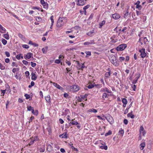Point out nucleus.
Instances as JSON below:
<instances>
[{"mask_svg":"<svg viewBox=\"0 0 153 153\" xmlns=\"http://www.w3.org/2000/svg\"><path fill=\"white\" fill-rule=\"evenodd\" d=\"M100 92H101L104 93L106 92L108 94H111L112 93L111 91L109 90L107 87H105L101 88L100 90Z\"/></svg>","mask_w":153,"mask_h":153,"instance_id":"9d476101","label":"nucleus"},{"mask_svg":"<svg viewBox=\"0 0 153 153\" xmlns=\"http://www.w3.org/2000/svg\"><path fill=\"white\" fill-rule=\"evenodd\" d=\"M109 96V95L107 93L104 92L102 94V98L103 99L105 100V98H108V97Z\"/></svg>","mask_w":153,"mask_h":153,"instance_id":"412c9836","label":"nucleus"},{"mask_svg":"<svg viewBox=\"0 0 153 153\" xmlns=\"http://www.w3.org/2000/svg\"><path fill=\"white\" fill-rule=\"evenodd\" d=\"M119 59L120 61L122 62L125 60V58L124 57L121 56L119 57Z\"/></svg>","mask_w":153,"mask_h":153,"instance_id":"49530a36","label":"nucleus"},{"mask_svg":"<svg viewBox=\"0 0 153 153\" xmlns=\"http://www.w3.org/2000/svg\"><path fill=\"white\" fill-rule=\"evenodd\" d=\"M118 133L119 135L122 137L123 136L124 134V131L123 129H121L119 131Z\"/></svg>","mask_w":153,"mask_h":153,"instance_id":"393cba45","label":"nucleus"},{"mask_svg":"<svg viewBox=\"0 0 153 153\" xmlns=\"http://www.w3.org/2000/svg\"><path fill=\"white\" fill-rule=\"evenodd\" d=\"M21 55H22V54H19L17 55L16 56V58L18 60L20 59Z\"/></svg>","mask_w":153,"mask_h":153,"instance_id":"864d4df0","label":"nucleus"},{"mask_svg":"<svg viewBox=\"0 0 153 153\" xmlns=\"http://www.w3.org/2000/svg\"><path fill=\"white\" fill-rule=\"evenodd\" d=\"M109 60L113 64L116 66L118 64L117 62L116 59L114 56H112L109 58Z\"/></svg>","mask_w":153,"mask_h":153,"instance_id":"39448f33","label":"nucleus"},{"mask_svg":"<svg viewBox=\"0 0 153 153\" xmlns=\"http://www.w3.org/2000/svg\"><path fill=\"white\" fill-rule=\"evenodd\" d=\"M22 47L23 48L25 49H27L29 48V46L27 45H23Z\"/></svg>","mask_w":153,"mask_h":153,"instance_id":"de8ad7c7","label":"nucleus"},{"mask_svg":"<svg viewBox=\"0 0 153 153\" xmlns=\"http://www.w3.org/2000/svg\"><path fill=\"white\" fill-rule=\"evenodd\" d=\"M127 46L126 44H122L118 46L116 48V49L117 51H122L124 50L127 47Z\"/></svg>","mask_w":153,"mask_h":153,"instance_id":"f03ea898","label":"nucleus"},{"mask_svg":"<svg viewBox=\"0 0 153 153\" xmlns=\"http://www.w3.org/2000/svg\"><path fill=\"white\" fill-rule=\"evenodd\" d=\"M42 5L43 8L45 9H48V4L46 2L44 3V4Z\"/></svg>","mask_w":153,"mask_h":153,"instance_id":"bb28decb","label":"nucleus"},{"mask_svg":"<svg viewBox=\"0 0 153 153\" xmlns=\"http://www.w3.org/2000/svg\"><path fill=\"white\" fill-rule=\"evenodd\" d=\"M1 42L4 45H5L7 43V41L3 38H2Z\"/></svg>","mask_w":153,"mask_h":153,"instance_id":"c9c22d12","label":"nucleus"},{"mask_svg":"<svg viewBox=\"0 0 153 153\" xmlns=\"http://www.w3.org/2000/svg\"><path fill=\"white\" fill-rule=\"evenodd\" d=\"M122 102L123 104H127V99L125 98H123L122 99Z\"/></svg>","mask_w":153,"mask_h":153,"instance_id":"f704fd0d","label":"nucleus"},{"mask_svg":"<svg viewBox=\"0 0 153 153\" xmlns=\"http://www.w3.org/2000/svg\"><path fill=\"white\" fill-rule=\"evenodd\" d=\"M67 21V19L66 17H59L56 24L57 27H60L63 26Z\"/></svg>","mask_w":153,"mask_h":153,"instance_id":"f257e3e1","label":"nucleus"},{"mask_svg":"<svg viewBox=\"0 0 153 153\" xmlns=\"http://www.w3.org/2000/svg\"><path fill=\"white\" fill-rule=\"evenodd\" d=\"M95 86L97 88H100L102 87V86L101 84H95Z\"/></svg>","mask_w":153,"mask_h":153,"instance_id":"4c0bfd02","label":"nucleus"},{"mask_svg":"<svg viewBox=\"0 0 153 153\" xmlns=\"http://www.w3.org/2000/svg\"><path fill=\"white\" fill-rule=\"evenodd\" d=\"M34 119V117L32 116H31V117H30L29 119V123H30L32 121V120H33Z\"/></svg>","mask_w":153,"mask_h":153,"instance_id":"e2e57ef3","label":"nucleus"},{"mask_svg":"<svg viewBox=\"0 0 153 153\" xmlns=\"http://www.w3.org/2000/svg\"><path fill=\"white\" fill-rule=\"evenodd\" d=\"M88 94H85L84 95H80V97L81 98H82L83 100H84L85 99H86L85 100H87L86 98L88 96Z\"/></svg>","mask_w":153,"mask_h":153,"instance_id":"a878e982","label":"nucleus"},{"mask_svg":"<svg viewBox=\"0 0 153 153\" xmlns=\"http://www.w3.org/2000/svg\"><path fill=\"white\" fill-rule=\"evenodd\" d=\"M148 41V39L146 37L143 38V42L144 44H146V43Z\"/></svg>","mask_w":153,"mask_h":153,"instance_id":"6e6d98bb","label":"nucleus"},{"mask_svg":"<svg viewBox=\"0 0 153 153\" xmlns=\"http://www.w3.org/2000/svg\"><path fill=\"white\" fill-rule=\"evenodd\" d=\"M48 50V47H45V48H43L42 49V51L43 52V53H46L47 51Z\"/></svg>","mask_w":153,"mask_h":153,"instance_id":"2f4dec72","label":"nucleus"},{"mask_svg":"<svg viewBox=\"0 0 153 153\" xmlns=\"http://www.w3.org/2000/svg\"><path fill=\"white\" fill-rule=\"evenodd\" d=\"M111 75L110 71L108 72H107L105 73V78L104 79L105 80L108 78H109V76Z\"/></svg>","mask_w":153,"mask_h":153,"instance_id":"f3484780","label":"nucleus"},{"mask_svg":"<svg viewBox=\"0 0 153 153\" xmlns=\"http://www.w3.org/2000/svg\"><path fill=\"white\" fill-rule=\"evenodd\" d=\"M95 44V42H94V40H91L90 42H85L83 44L84 45H92L94 44Z\"/></svg>","mask_w":153,"mask_h":153,"instance_id":"2eb2a0df","label":"nucleus"},{"mask_svg":"<svg viewBox=\"0 0 153 153\" xmlns=\"http://www.w3.org/2000/svg\"><path fill=\"white\" fill-rule=\"evenodd\" d=\"M90 5L88 4L87 5L84 6L83 7V10L85 11V15L86 14V10L87 9H88V8H89L90 7Z\"/></svg>","mask_w":153,"mask_h":153,"instance_id":"b1692460","label":"nucleus"},{"mask_svg":"<svg viewBox=\"0 0 153 153\" xmlns=\"http://www.w3.org/2000/svg\"><path fill=\"white\" fill-rule=\"evenodd\" d=\"M53 85L56 88H57L59 90H63V88L62 87L60 86L59 84L55 82H52Z\"/></svg>","mask_w":153,"mask_h":153,"instance_id":"ddd939ff","label":"nucleus"},{"mask_svg":"<svg viewBox=\"0 0 153 153\" xmlns=\"http://www.w3.org/2000/svg\"><path fill=\"white\" fill-rule=\"evenodd\" d=\"M5 54L7 57H9L10 56V54L8 52L6 51L5 52Z\"/></svg>","mask_w":153,"mask_h":153,"instance_id":"680f3d73","label":"nucleus"},{"mask_svg":"<svg viewBox=\"0 0 153 153\" xmlns=\"http://www.w3.org/2000/svg\"><path fill=\"white\" fill-rule=\"evenodd\" d=\"M36 20L38 22H40L42 21V19L40 17H37L36 18Z\"/></svg>","mask_w":153,"mask_h":153,"instance_id":"79ce46f5","label":"nucleus"},{"mask_svg":"<svg viewBox=\"0 0 153 153\" xmlns=\"http://www.w3.org/2000/svg\"><path fill=\"white\" fill-rule=\"evenodd\" d=\"M24 57L25 59H29L32 57L33 58V54L30 52L28 53L26 55H24Z\"/></svg>","mask_w":153,"mask_h":153,"instance_id":"9b49d317","label":"nucleus"},{"mask_svg":"<svg viewBox=\"0 0 153 153\" xmlns=\"http://www.w3.org/2000/svg\"><path fill=\"white\" fill-rule=\"evenodd\" d=\"M25 97L26 99L27 100L29 99L30 97V95L27 94H25Z\"/></svg>","mask_w":153,"mask_h":153,"instance_id":"3c124183","label":"nucleus"},{"mask_svg":"<svg viewBox=\"0 0 153 153\" xmlns=\"http://www.w3.org/2000/svg\"><path fill=\"white\" fill-rule=\"evenodd\" d=\"M128 121L127 119H125L124 120L123 123L125 124V125L127 124L128 123Z\"/></svg>","mask_w":153,"mask_h":153,"instance_id":"774afa93","label":"nucleus"},{"mask_svg":"<svg viewBox=\"0 0 153 153\" xmlns=\"http://www.w3.org/2000/svg\"><path fill=\"white\" fill-rule=\"evenodd\" d=\"M95 86V84H90L88 86V88L89 89H91Z\"/></svg>","mask_w":153,"mask_h":153,"instance_id":"58836bf2","label":"nucleus"},{"mask_svg":"<svg viewBox=\"0 0 153 153\" xmlns=\"http://www.w3.org/2000/svg\"><path fill=\"white\" fill-rule=\"evenodd\" d=\"M127 117H130L131 119H133L134 118V115L132 114V111H131L130 112L128 113L127 115Z\"/></svg>","mask_w":153,"mask_h":153,"instance_id":"a211bd4d","label":"nucleus"},{"mask_svg":"<svg viewBox=\"0 0 153 153\" xmlns=\"http://www.w3.org/2000/svg\"><path fill=\"white\" fill-rule=\"evenodd\" d=\"M72 121L70 122L69 124V126H68L67 127H69V126H70L71 125H77L78 124V123L76 121H74L73 120H72Z\"/></svg>","mask_w":153,"mask_h":153,"instance_id":"4468645a","label":"nucleus"},{"mask_svg":"<svg viewBox=\"0 0 153 153\" xmlns=\"http://www.w3.org/2000/svg\"><path fill=\"white\" fill-rule=\"evenodd\" d=\"M76 4L79 6H83L86 3L87 0H76Z\"/></svg>","mask_w":153,"mask_h":153,"instance_id":"6e6552de","label":"nucleus"},{"mask_svg":"<svg viewBox=\"0 0 153 153\" xmlns=\"http://www.w3.org/2000/svg\"><path fill=\"white\" fill-rule=\"evenodd\" d=\"M139 131L140 132V135L139 137L140 138L139 140H140L141 138V135H142L143 136H144L146 134V131L144 130L143 127L142 126H141L140 127Z\"/></svg>","mask_w":153,"mask_h":153,"instance_id":"423d86ee","label":"nucleus"},{"mask_svg":"<svg viewBox=\"0 0 153 153\" xmlns=\"http://www.w3.org/2000/svg\"><path fill=\"white\" fill-rule=\"evenodd\" d=\"M60 62L61 61L59 59H56L55 61V63L56 64H59L60 63Z\"/></svg>","mask_w":153,"mask_h":153,"instance_id":"69168bd1","label":"nucleus"},{"mask_svg":"<svg viewBox=\"0 0 153 153\" xmlns=\"http://www.w3.org/2000/svg\"><path fill=\"white\" fill-rule=\"evenodd\" d=\"M35 73H33V72H32L31 73V79L33 80H35L37 79V76L35 74Z\"/></svg>","mask_w":153,"mask_h":153,"instance_id":"dca6fc26","label":"nucleus"},{"mask_svg":"<svg viewBox=\"0 0 153 153\" xmlns=\"http://www.w3.org/2000/svg\"><path fill=\"white\" fill-rule=\"evenodd\" d=\"M22 63L23 64H24V65H27L28 63V62L27 61L25 60H23L22 61Z\"/></svg>","mask_w":153,"mask_h":153,"instance_id":"052dcab7","label":"nucleus"},{"mask_svg":"<svg viewBox=\"0 0 153 153\" xmlns=\"http://www.w3.org/2000/svg\"><path fill=\"white\" fill-rule=\"evenodd\" d=\"M105 23V21L103 20L99 24V28H101L102 27V26L104 25Z\"/></svg>","mask_w":153,"mask_h":153,"instance_id":"aec40b11","label":"nucleus"},{"mask_svg":"<svg viewBox=\"0 0 153 153\" xmlns=\"http://www.w3.org/2000/svg\"><path fill=\"white\" fill-rule=\"evenodd\" d=\"M82 66L80 68V70H83L85 68H87V67H85L84 65V63H81Z\"/></svg>","mask_w":153,"mask_h":153,"instance_id":"8fccbe9b","label":"nucleus"},{"mask_svg":"<svg viewBox=\"0 0 153 153\" xmlns=\"http://www.w3.org/2000/svg\"><path fill=\"white\" fill-rule=\"evenodd\" d=\"M76 62L77 65V68L78 69L80 70V68L82 66L81 63H79V62L78 61H77Z\"/></svg>","mask_w":153,"mask_h":153,"instance_id":"cd10ccee","label":"nucleus"},{"mask_svg":"<svg viewBox=\"0 0 153 153\" xmlns=\"http://www.w3.org/2000/svg\"><path fill=\"white\" fill-rule=\"evenodd\" d=\"M2 36L6 39H10V37L7 32L6 34H3Z\"/></svg>","mask_w":153,"mask_h":153,"instance_id":"5701e85b","label":"nucleus"},{"mask_svg":"<svg viewBox=\"0 0 153 153\" xmlns=\"http://www.w3.org/2000/svg\"><path fill=\"white\" fill-rule=\"evenodd\" d=\"M138 51L140 53V56L142 58L145 57L147 54L145 52V49L144 48L139 49Z\"/></svg>","mask_w":153,"mask_h":153,"instance_id":"7ed1b4c3","label":"nucleus"},{"mask_svg":"<svg viewBox=\"0 0 153 153\" xmlns=\"http://www.w3.org/2000/svg\"><path fill=\"white\" fill-rule=\"evenodd\" d=\"M140 75L139 73H136L135 74L134 76L135 78L132 81V83L133 84H135L137 82L138 79L140 77Z\"/></svg>","mask_w":153,"mask_h":153,"instance_id":"1a4fd4ad","label":"nucleus"},{"mask_svg":"<svg viewBox=\"0 0 153 153\" xmlns=\"http://www.w3.org/2000/svg\"><path fill=\"white\" fill-rule=\"evenodd\" d=\"M34 141H37L39 140V138L37 136H35L33 139Z\"/></svg>","mask_w":153,"mask_h":153,"instance_id":"a18cd8bd","label":"nucleus"},{"mask_svg":"<svg viewBox=\"0 0 153 153\" xmlns=\"http://www.w3.org/2000/svg\"><path fill=\"white\" fill-rule=\"evenodd\" d=\"M45 99L47 102L49 103L51 102V97L49 95L45 97Z\"/></svg>","mask_w":153,"mask_h":153,"instance_id":"6ab92c4d","label":"nucleus"},{"mask_svg":"<svg viewBox=\"0 0 153 153\" xmlns=\"http://www.w3.org/2000/svg\"><path fill=\"white\" fill-rule=\"evenodd\" d=\"M94 33V30H92L90 31V32H88L87 33V35L88 36H91V35Z\"/></svg>","mask_w":153,"mask_h":153,"instance_id":"37998d69","label":"nucleus"},{"mask_svg":"<svg viewBox=\"0 0 153 153\" xmlns=\"http://www.w3.org/2000/svg\"><path fill=\"white\" fill-rule=\"evenodd\" d=\"M6 29L2 27L0 29V32L1 33H4L6 32Z\"/></svg>","mask_w":153,"mask_h":153,"instance_id":"c85d7f7f","label":"nucleus"},{"mask_svg":"<svg viewBox=\"0 0 153 153\" xmlns=\"http://www.w3.org/2000/svg\"><path fill=\"white\" fill-rule=\"evenodd\" d=\"M131 105H132V104H131V103L129 105L128 107L127 108H126V109L125 110V111H124V114H126L128 112V109L130 108V107H131Z\"/></svg>","mask_w":153,"mask_h":153,"instance_id":"c756f323","label":"nucleus"},{"mask_svg":"<svg viewBox=\"0 0 153 153\" xmlns=\"http://www.w3.org/2000/svg\"><path fill=\"white\" fill-rule=\"evenodd\" d=\"M100 148L102 149H105V150H107L108 149V147L106 145L101 146Z\"/></svg>","mask_w":153,"mask_h":153,"instance_id":"7c9ffc66","label":"nucleus"},{"mask_svg":"<svg viewBox=\"0 0 153 153\" xmlns=\"http://www.w3.org/2000/svg\"><path fill=\"white\" fill-rule=\"evenodd\" d=\"M32 113L34 115L37 116L38 114V111L37 110H36L35 111L34 110L32 111Z\"/></svg>","mask_w":153,"mask_h":153,"instance_id":"473e14b6","label":"nucleus"},{"mask_svg":"<svg viewBox=\"0 0 153 153\" xmlns=\"http://www.w3.org/2000/svg\"><path fill=\"white\" fill-rule=\"evenodd\" d=\"M145 144L144 142H143L140 144V149L141 150H143L145 146Z\"/></svg>","mask_w":153,"mask_h":153,"instance_id":"4be33fe9","label":"nucleus"},{"mask_svg":"<svg viewBox=\"0 0 153 153\" xmlns=\"http://www.w3.org/2000/svg\"><path fill=\"white\" fill-rule=\"evenodd\" d=\"M63 134V135L62 137V138H67V134L66 133H65L64 134Z\"/></svg>","mask_w":153,"mask_h":153,"instance_id":"0e129e2a","label":"nucleus"},{"mask_svg":"<svg viewBox=\"0 0 153 153\" xmlns=\"http://www.w3.org/2000/svg\"><path fill=\"white\" fill-rule=\"evenodd\" d=\"M112 17L114 19H118L120 17V16L119 14L115 13L112 14Z\"/></svg>","mask_w":153,"mask_h":153,"instance_id":"f8f14e48","label":"nucleus"},{"mask_svg":"<svg viewBox=\"0 0 153 153\" xmlns=\"http://www.w3.org/2000/svg\"><path fill=\"white\" fill-rule=\"evenodd\" d=\"M105 119L109 122L110 124L112 125L114 123V120L112 117L109 114L106 117H104Z\"/></svg>","mask_w":153,"mask_h":153,"instance_id":"20e7f679","label":"nucleus"},{"mask_svg":"<svg viewBox=\"0 0 153 153\" xmlns=\"http://www.w3.org/2000/svg\"><path fill=\"white\" fill-rule=\"evenodd\" d=\"M131 87L133 89V91H135L136 88V85H131Z\"/></svg>","mask_w":153,"mask_h":153,"instance_id":"4d7b16f0","label":"nucleus"},{"mask_svg":"<svg viewBox=\"0 0 153 153\" xmlns=\"http://www.w3.org/2000/svg\"><path fill=\"white\" fill-rule=\"evenodd\" d=\"M70 88L71 91L74 92L77 91L79 89V87L78 85H76L71 86L70 87Z\"/></svg>","mask_w":153,"mask_h":153,"instance_id":"0eeeda50","label":"nucleus"},{"mask_svg":"<svg viewBox=\"0 0 153 153\" xmlns=\"http://www.w3.org/2000/svg\"><path fill=\"white\" fill-rule=\"evenodd\" d=\"M0 68L1 70H4L5 69V67L3 65H2L0 63Z\"/></svg>","mask_w":153,"mask_h":153,"instance_id":"c03bdc74","label":"nucleus"},{"mask_svg":"<svg viewBox=\"0 0 153 153\" xmlns=\"http://www.w3.org/2000/svg\"><path fill=\"white\" fill-rule=\"evenodd\" d=\"M34 141L32 139V140H31V141L29 143V145L30 146L31 145H32L33 144V143H34Z\"/></svg>","mask_w":153,"mask_h":153,"instance_id":"bf43d9fd","label":"nucleus"},{"mask_svg":"<svg viewBox=\"0 0 153 153\" xmlns=\"http://www.w3.org/2000/svg\"><path fill=\"white\" fill-rule=\"evenodd\" d=\"M25 74L26 75V76L27 77H28V76H29V75H30V73H29V72L28 71H26L25 73Z\"/></svg>","mask_w":153,"mask_h":153,"instance_id":"338daca9","label":"nucleus"},{"mask_svg":"<svg viewBox=\"0 0 153 153\" xmlns=\"http://www.w3.org/2000/svg\"><path fill=\"white\" fill-rule=\"evenodd\" d=\"M39 150L40 152H44L45 151V149L44 147L40 148Z\"/></svg>","mask_w":153,"mask_h":153,"instance_id":"603ef678","label":"nucleus"},{"mask_svg":"<svg viewBox=\"0 0 153 153\" xmlns=\"http://www.w3.org/2000/svg\"><path fill=\"white\" fill-rule=\"evenodd\" d=\"M27 109L29 111H33V108L31 106H29L27 107Z\"/></svg>","mask_w":153,"mask_h":153,"instance_id":"ea45409f","label":"nucleus"},{"mask_svg":"<svg viewBox=\"0 0 153 153\" xmlns=\"http://www.w3.org/2000/svg\"><path fill=\"white\" fill-rule=\"evenodd\" d=\"M136 8L139 10H140L142 8V6L140 4L136 5Z\"/></svg>","mask_w":153,"mask_h":153,"instance_id":"72a5a7b5","label":"nucleus"},{"mask_svg":"<svg viewBox=\"0 0 153 153\" xmlns=\"http://www.w3.org/2000/svg\"><path fill=\"white\" fill-rule=\"evenodd\" d=\"M30 63H31V66L32 67L34 68L36 66V63H33V62H31Z\"/></svg>","mask_w":153,"mask_h":153,"instance_id":"5fc2aeb1","label":"nucleus"},{"mask_svg":"<svg viewBox=\"0 0 153 153\" xmlns=\"http://www.w3.org/2000/svg\"><path fill=\"white\" fill-rule=\"evenodd\" d=\"M19 68H13V69L12 70V72L13 73H15L16 72V71H19Z\"/></svg>","mask_w":153,"mask_h":153,"instance_id":"09e8293b","label":"nucleus"},{"mask_svg":"<svg viewBox=\"0 0 153 153\" xmlns=\"http://www.w3.org/2000/svg\"><path fill=\"white\" fill-rule=\"evenodd\" d=\"M35 85V83L33 81H31L30 83V85L28 86V88H30L32 86H33Z\"/></svg>","mask_w":153,"mask_h":153,"instance_id":"e433bc0d","label":"nucleus"},{"mask_svg":"<svg viewBox=\"0 0 153 153\" xmlns=\"http://www.w3.org/2000/svg\"><path fill=\"white\" fill-rule=\"evenodd\" d=\"M71 148L73 150H74L76 152L78 151V149L76 148H75V147L74 146H72V145L71 146Z\"/></svg>","mask_w":153,"mask_h":153,"instance_id":"13d9d810","label":"nucleus"},{"mask_svg":"<svg viewBox=\"0 0 153 153\" xmlns=\"http://www.w3.org/2000/svg\"><path fill=\"white\" fill-rule=\"evenodd\" d=\"M112 134V132L111 131H109L108 132L106 133L105 134V136H107L110 135Z\"/></svg>","mask_w":153,"mask_h":153,"instance_id":"a19ab883","label":"nucleus"}]
</instances>
